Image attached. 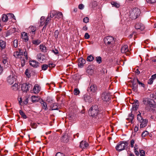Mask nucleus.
Segmentation results:
<instances>
[{"label": "nucleus", "mask_w": 156, "mask_h": 156, "mask_svg": "<svg viewBox=\"0 0 156 156\" xmlns=\"http://www.w3.org/2000/svg\"><path fill=\"white\" fill-rule=\"evenodd\" d=\"M101 111L99 109L98 106L96 105H92L89 109L88 113L89 115L91 116L92 119L97 121L101 118L102 115Z\"/></svg>", "instance_id": "nucleus-1"}, {"label": "nucleus", "mask_w": 156, "mask_h": 156, "mask_svg": "<svg viewBox=\"0 0 156 156\" xmlns=\"http://www.w3.org/2000/svg\"><path fill=\"white\" fill-rule=\"evenodd\" d=\"M104 43L107 48H113L116 45V39L112 36H107L104 39Z\"/></svg>", "instance_id": "nucleus-2"}, {"label": "nucleus", "mask_w": 156, "mask_h": 156, "mask_svg": "<svg viewBox=\"0 0 156 156\" xmlns=\"http://www.w3.org/2000/svg\"><path fill=\"white\" fill-rule=\"evenodd\" d=\"M140 10L138 8H133L130 11V17L133 19H136L140 16Z\"/></svg>", "instance_id": "nucleus-3"}, {"label": "nucleus", "mask_w": 156, "mask_h": 156, "mask_svg": "<svg viewBox=\"0 0 156 156\" xmlns=\"http://www.w3.org/2000/svg\"><path fill=\"white\" fill-rule=\"evenodd\" d=\"M137 115V119L138 121L141 123L140 128H143L145 127L147 125L148 120L147 119H144L141 116V113Z\"/></svg>", "instance_id": "nucleus-4"}, {"label": "nucleus", "mask_w": 156, "mask_h": 156, "mask_svg": "<svg viewBox=\"0 0 156 156\" xmlns=\"http://www.w3.org/2000/svg\"><path fill=\"white\" fill-rule=\"evenodd\" d=\"M143 103L146 105H149L151 107L155 108L156 103L154 101L149 98H144L143 100Z\"/></svg>", "instance_id": "nucleus-5"}, {"label": "nucleus", "mask_w": 156, "mask_h": 156, "mask_svg": "<svg viewBox=\"0 0 156 156\" xmlns=\"http://www.w3.org/2000/svg\"><path fill=\"white\" fill-rule=\"evenodd\" d=\"M87 90L90 93L94 95L96 93L97 90V87L96 85H91L88 88Z\"/></svg>", "instance_id": "nucleus-6"}, {"label": "nucleus", "mask_w": 156, "mask_h": 156, "mask_svg": "<svg viewBox=\"0 0 156 156\" xmlns=\"http://www.w3.org/2000/svg\"><path fill=\"white\" fill-rule=\"evenodd\" d=\"M101 98L103 101H107L110 100L111 96L109 94L104 92L101 95Z\"/></svg>", "instance_id": "nucleus-7"}, {"label": "nucleus", "mask_w": 156, "mask_h": 156, "mask_svg": "<svg viewBox=\"0 0 156 156\" xmlns=\"http://www.w3.org/2000/svg\"><path fill=\"white\" fill-rule=\"evenodd\" d=\"M13 55L16 58H21V57L23 56V51L22 49H19V51L14 52Z\"/></svg>", "instance_id": "nucleus-8"}, {"label": "nucleus", "mask_w": 156, "mask_h": 156, "mask_svg": "<svg viewBox=\"0 0 156 156\" xmlns=\"http://www.w3.org/2000/svg\"><path fill=\"white\" fill-rule=\"evenodd\" d=\"M125 145H123L120 141L119 142L115 147V149L119 152L123 151L125 149Z\"/></svg>", "instance_id": "nucleus-9"}, {"label": "nucleus", "mask_w": 156, "mask_h": 156, "mask_svg": "<svg viewBox=\"0 0 156 156\" xmlns=\"http://www.w3.org/2000/svg\"><path fill=\"white\" fill-rule=\"evenodd\" d=\"M37 57L38 60L41 63L44 62L46 61V58L45 55L41 53L38 54Z\"/></svg>", "instance_id": "nucleus-10"}, {"label": "nucleus", "mask_w": 156, "mask_h": 156, "mask_svg": "<svg viewBox=\"0 0 156 156\" xmlns=\"http://www.w3.org/2000/svg\"><path fill=\"white\" fill-rule=\"evenodd\" d=\"M69 138L68 134L67 133H65L61 137V141L63 143H67L69 141Z\"/></svg>", "instance_id": "nucleus-11"}, {"label": "nucleus", "mask_w": 156, "mask_h": 156, "mask_svg": "<svg viewBox=\"0 0 156 156\" xmlns=\"http://www.w3.org/2000/svg\"><path fill=\"white\" fill-rule=\"evenodd\" d=\"M36 30V27L34 26H30L29 28V33L31 35L32 37L34 36L35 34V31Z\"/></svg>", "instance_id": "nucleus-12"}, {"label": "nucleus", "mask_w": 156, "mask_h": 156, "mask_svg": "<svg viewBox=\"0 0 156 156\" xmlns=\"http://www.w3.org/2000/svg\"><path fill=\"white\" fill-rule=\"evenodd\" d=\"M30 84L27 83H23L22 85L21 88L23 92H27L29 90V88L30 87Z\"/></svg>", "instance_id": "nucleus-13"}, {"label": "nucleus", "mask_w": 156, "mask_h": 156, "mask_svg": "<svg viewBox=\"0 0 156 156\" xmlns=\"http://www.w3.org/2000/svg\"><path fill=\"white\" fill-rule=\"evenodd\" d=\"M135 28L137 30H140L141 31L143 30L145 28L144 26L141 23H136L135 25Z\"/></svg>", "instance_id": "nucleus-14"}, {"label": "nucleus", "mask_w": 156, "mask_h": 156, "mask_svg": "<svg viewBox=\"0 0 156 156\" xmlns=\"http://www.w3.org/2000/svg\"><path fill=\"white\" fill-rule=\"evenodd\" d=\"M16 80V78L13 75H10L7 78L8 82L11 85Z\"/></svg>", "instance_id": "nucleus-15"}, {"label": "nucleus", "mask_w": 156, "mask_h": 156, "mask_svg": "<svg viewBox=\"0 0 156 156\" xmlns=\"http://www.w3.org/2000/svg\"><path fill=\"white\" fill-rule=\"evenodd\" d=\"M94 66L93 65H89L87 68V72L90 75H92L94 72Z\"/></svg>", "instance_id": "nucleus-16"}, {"label": "nucleus", "mask_w": 156, "mask_h": 156, "mask_svg": "<svg viewBox=\"0 0 156 156\" xmlns=\"http://www.w3.org/2000/svg\"><path fill=\"white\" fill-rule=\"evenodd\" d=\"M139 102L137 100H135L133 103L132 109L133 110H136L139 106Z\"/></svg>", "instance_id": "nucleus-17"}, {"label": "nucleus", "mask_w": 156, "mask_h": 156, "mask_svg": "<svg viewBox=\"0 0 156 156\" xmlns=\"http://www.w3.org/2000/svg\"><path fill=\"white\" fill-rule=\"evenodd\" d=\"M86 63V61L82 58H79L78 66L80 67H82Z\"/></svg>", "instance_id": "nucleus-18"}, {"label": "nucleus", "mask_w": 156, "mask_h": 156, "mask_svg": "<svg viewBox=\"0 0 156 156\" xmlns=\"http://www.w3.org/2000/svg\"><path fill=\"white\" fill-rule=\"evenodd\" d=\"M30 64L34 68H36L39 66L40 63L35 60L30 61Z\"/></svg>", "instance_id": "nucleus-19"}, {"label": "nucleus", "mask_w": 156, "mask_h": 156, "mask_svg": "<svg viewBox=\"0 0 156 156\" xmlns=\"http://www.w3.org/2000/svg\"><path fill=\"white\" fill-rule=\"evenodd\" d=\"M88 146V144L86 141L82 140L80 143V147L82 149L85 148Z\"/></svg>", "instance_id": "nucleus-20"}, {"label": "nucleus", "mask_w": 156, "mask_h": 156, "mask_svg": "<svg viewBox=\"0 0 156 156\" xmlns=\"http://www.w3.org/2000/svg\"><path fill=\"white\" fill-rule=\"evenodd\" d=\"M41 90V87L40 86H38L37 85H35L33 89V91L35 94H37Z\"/></svg>", "instance_id": "nucleus-21"}, {"label": "nucleus", "mask_w": 156, "mask_h": 156, "mask_svg": "<svg viewBox=\"0 0 156 156\" xmlns=\"http://www.w3.org/2000/svg\"><path fill=\"white\" fill-rule=\"evenodd\" d=\"M84 99L86 102H91L92 101V98L89 95H84Z\"/></svg>", "instance_id": "nucleus-22"}, {"label": "nucleus", "mask_w": 156, "mask_h": 156, "mask_svg": "<svg viewBox=\"0 0 156 156\" xmlns=\"http://www.w3.org/2000/svg\"><path fill=\"white\" fill-rule=\"evenodd\" d=\"M132 83V89L135 91H136L137 90L138 85L135 82H131Z\"/></svg>", "instance_id": "nucleus-23"}, {"label": "nucleus", "mask_w": 156, "mask_h": 156, "mask_svg": "<svg viewBox=\"0 0 156 156\" xmlns=\"http://www.w3.org/2000/svg\"><path fill=\"white\" fill-rule=\"evenodd\" d=\"M22 38L26 42L28 40L27 34L25 32H23L21 33Z\"/></svg>", "instance_id": "nucleus-24"}, {"label": "nucleus", "mask_w": 156, "mask_h": 156, "mask_svg": "<svg viewBox=\"0 0 156 156\" xmlns=\"http://www.w3.org/2000/svg\"><path fill=\"white\" fill-rule=\"evenodd\" d=\"M50 110H58V108L57 105L56 103L52 104L50 105Z\"/></svg>", "instance_id": "nucleus-25"}, {"label": "nucleus", "mask_w": 156, "mask_h": 156, "mask_svg": "<svg viewBox=\"0 0 156 156\" xmlns=\"http://www.w3.org/2000/svg\"><path fill=\"white\" fill-rule=\"evenodd\" d=\"M2 62L3 65L4 66L5 68H7L9 67V65L8 64V62L7 59H3Z\"/></svg>", "instance_id": "nucleus-26"}, {"label": "nucleus", "mask_w": 156, "mask_h": 156, "mask_svg": "<svg viewBox=\"0 0 156 156\" xmlns=\"http://www.w3.org/2000/svg\"><path fill=\"white\" fill-rule=\"evenodd\" d=\"M31 98L32 102L34 103L38 102L40 99V97L39 96L36 97L33 96L31 97Z\"/></svg>", "instance_id": "nucleus-27"}, {"label": "nucleus", "mask_w": 156, "mask_h": 156, "mask_svg": "<svg viewBox=\"0 0 156 156\" xmlns=\"http://www.w3.org/2000/svg\"><path fill=\"white\" fill-rule=\"evenodd\" d=\"M51 51L54 53L55 55L58 56L60 55L61 54L60 49H59V51L58 50V49H52Z\"/></svg>", "instance_id": "nucleus-28"}, {"label": "nucleus", "mask_w": 156, "mask_h": 156, "mask_svg": "<svg viewBox=\"0 0 156 156\" xmlns=\"http://www.w3.org/2000/svg\"><path fill=\"white\" fill-rule=\"evenodd\" d=\"M41 103L42 106V108L45 110H47L48 108H47V103L42 100V101Z\"/></svg>", "instance_id": "nucleus-29"}, {"label": "nucleus", "mask_w": 156, "mask_h": 156, "mask_svg": "<svg viewBox=\"0 0 156 156\" xmlns=\"http://www.w3.org/2000/svg\"><path fill=\"white\" fill-rule=\"evenodd\" d=\"M57 12L55 10H52L50 12V18H53L56 15V14H57Z\"/></svg>", "instance_id": "nucleus-30"}, {"label": "nucleus", "mask_w": 156, "mask_h": 156, "mask_svg": "<svg viewBox=\"0 0 156 156\" xmlns=\"http://www.w3.org/2000/svg\"><path fill=\"white\" fill-rule=\"evenodd\" d=\"M6 46L5 42L2 40H0V47L2 49H4Z\"/></svg>", "instance_id": "nucleus-31"}, {"label": "nucleus", "mask_w": 156, "mask_h": 156, "mask_svg": "<svg viewBox=\"0 0 156 156\" xmlns=\"http://www.w3.org/2000/svg\"><path fill=\"white\" fill-rule=\"evenodd\" d=\"M41 41L38 39L33 40L32 41L33 44L36 45H38L41 43Z\"/></svg>", "instance_id": "nucleus-32"}, {"label": "nucleus", "mask_w": 156, "mask_h": 156, "mask_svg": "<svg viewBox=\"0 0 156 156\" xmlns=\"http://www.w3.org/2000/svg\"><path fill=\"white\" fill-rule=\"evenodd\" d=\"M56 18L59 19L60 18H62L63 17V15L62 13L60 12L57 11V14H56Z\"/></svg>", "instance_id": "nucleus-33"}, {"label": "nucleus", "mask_w": 156, "mask_h": 156, "mask_svg": "<svg viewBox=\"0 0 156 156\" xmlns=\"http://www.w3.org/2000/svg\"><path fill=\"white\" fill-rule=\"evenodd\" d=\"M12 90H17L19 88V86L18 84L15 83L13 85L12 87Z\"/></svg>", "instance_id": "nucleus-34"}, {"label": "nucleus", "mask_w": 156, "mask_h": 156, "mask_svg": "<svg viewBox=\"0 0 156 156\" xmlns=\"http://www.w3.org/2000/svg\"><path fill=\"white\" fill-rule=\"evenodd\" d=\"M19 113L21 116L23 118L26 119L27 118V116L26 115L22 110H20L19 111Z\"/></svg>", "instance_id": "nucleus-35"}, {"label": "nucleus", "mask_w": 156, "mask_h": 156, "mask_svg": "<svg viewBox=\"0 0 156 156\" xmlns=\"http://www.w3.org/2000/svg\"><path fill=\"white\" fill-rule=\"evenodd\" d=\"M8 16L5 14H3L2 17V21L6 22L8 21Z\"/></svg>", "instance_id": "nucleus-36"}, {"label": "nucleus", "mask_w": 156, "mask_h": 156, "mask_svg": "<svg viewBox=\"0 0 156 156\" xmlns=\"http://www.w3.org/2000/svg\"><path fill=\"white\" fill-rule=\"evenodd\" d=\"M48 67V65L45 64L42 65L41 66L42 69L44 70H46Z\"/></svg>", "instance_id": "nucleus-37"}, {"label": "nucleus", "mask_w": 156, "mask_h": 156, "mask_svg": "<svg viewBox=\"0 0 156 156\" xmlns=\"http://www.w3.org/2000/svg\"><path fill=\"white\" fill-rule=\"evenodd\" d=\"M111 4L113 6L118 8L119 7L120 5L116 2H112Z\"/></svg>", "instance_id": "nucleus-38"}, {"label": "nucleus", "mask_w": 156, "mask_h": 156, "mask_svg": "<svg viewBox=\"0 0 156 156\" xmlns=\"http://www.w3.org/2000/svg\"><path fill=\"white\" fill-rule=\"evenodd\" d=\"M94 59V58L93 57L90 55L87 56V61H88L91 62Z\"/></svg>", "instance_id": "nucleus-39"}, {"label": "nucleus", "mask_w": 156, "mask_h": 156, "mask_svg": "<svg viewBox=\"0 0 156 156\" xmlns=\"http://www.w3.org/2000/svg\"><path fill=\"white\" fill-rule=\"evenodd\" d=\"M30 126L32 128L34 129L36 128L37 126V123L34 122H31L30 124Z\"/></svg>", "instance_id": "nucleus-40"}, {"label": "nucleus", "mask_w": 156, "mask_h": 156, "mask_svg": "<svg viewBox=\"0 0 156 156\" xmlns=\"http://www.w3.org/2000/svg\"><path fill=\"white\" fill-rule=\"evenodd\" d=\"M96 61L99 64L101 63L102 62L101 58L100 56L96 57Z\"/></svg>", "instance_id": "nucleus-41"}, {"label": "nucleus", "mask_w": 156, "mask_h": 156, "mask_svg": "<svg viewBox=\"0 0 156 156\" xmlns=\"http://www.w3.org/2000/svg\"><path fill=\"white\" fill-rule=\"evenodd\" d=\"M21 58L20 61H21V66L22 67H23L25 65V60L24 58H22V57H21V58Z\"/></svg>", "instance_id": "nucleus-42"}, {"label": "nucleus", "mask_w": 156, "mask_h": 156, "mask_svg": "<svg viewBox=\"0 0 156 156\" xmlns=\"http://www.w3.org/2000/svg\"><path fill=\"white\" fill-rule=\"evenodd\" d=\"M131 49H121V52L122 53H126L127 54V52L130 51Z\"/></svg>", "instance_id": "nucleus-43"}, {"label": "nucleus", "mask_w": 156, "mask_h": 156, "mask_svg": "<svg viewBox=\"0 0 156 156\" xmlns=\"http://www.w3.org/2000/svg\"><path fill=\"white\" fill-rule=\"evenodd\" d=\"M74 94L75 95H78L80 93L79 90L77 88H75L74 90Z\"/></svg>", "instance_id": "nucleus-44"}, {"label": "nucleus", "mask_w": 156, "mask_h": 156, "mask_svg": "<svg viewBox=\"0 0 156 156\" xmlns=\"http://www.w3.org/2000/svg\"><path fill=\"white\" fill-rule=\"evenodd\" d=\"M59 34V31L58 30H56L54 32V37L55 39L58 38V36Z\"/></svg>", "instance_id": "nucleus-45"}, {"label": "nucleus", "mask_w": 156, "mask_h": 156, "mask_svg": "<svg viewBox=\"0 0 156 156\" xmlns=\"http://www.w3.org/2000/svg\"><path fill=\"white\" fill-rule=\"evenodd\" d=\"M51 18L50 16H48L47 17V19L45 21V22L44 23V24H45L47 25L49 23L50 20H51Z\"/></svg>", "instance_id": "nucleus-46"}, {"label": "nucleus", "mask_w": 156, "mask_h": 156, "mask_svg": "<svg viewBox=\"0 0 156 156\" xmlns=\"http://www.w3.org/2000/svg\"><path fill=\"white\" fill-rule=\"evenodd\" d=\"M129 119L131 121V122H132L133 119V115L132 114L131 112V113L129 114Z\"/></svg>", "instance_id": "nucleus-47"}, {"label": "nucleus", "mask_w": 156, "mask_h": 156, "mask_svg": "<svg viewBox=\"0 0 156 156\" xmlns=\"http://www.w3.org/2000/svg\"><path fill=\"white\" fill-rule=\"evenodd\" d=\"M13 46L15 48H16L18 46V41L16 40H15L13 41Z\"/></svg>", "instance_id": "nucleus-48"}, {"label": "nucleus", "mask_w": 156, "mask_h": 156, "mask_svg": "<svg viewBox=\"0 0 156 156\" xmlns=\"http://www.w3.org/2000/svg\"><path fill=\"white\" fill-rule=\"evenodd\" d=\"M121 142L123 145H124V144L125 145V148L126 147V146L127 147L128 145V143L127 141H123Z\"/></svg>", "instance_id": "nucleus-49"}, {"label": "nucleus", "mask_w": 156, "mask_h": 156, "mask_svg": "<svg viewBox=\"0 0 156 156\" xmlns=\"http://www.w3.org/2000/svg\"><path fill=\"white\" fill-rule=\"evenodd\" d=\"M146 1L148 3L153 4L156 2V0H146Z\"/></svg>", "instance_id": "nucleus-50"}, {"label": "nucleus", "mask_w": 156, "mask_h": 156, "mask_svg": "<svg viewBox=\"0 0 156 156\" xmlns=\"http://www.w3.org/2000/svg\"><path fill=\"white\" fill-rule=\"evenodd\" d=\"M140 156H144L145 154V151L143 150H140Z\"/></svg>", "instance_id": "nucleus-51"}, {"label": "nucleus", "mask_w": 156, "mask_h": 156, "mask_svg": "<svg viewBox=\"0 0 156 156\" xmlns=\"http://www.w3.org/2000/svg\"><path fill=\"white\" fill-rule=\"evenodd\" d=\"M151 98H154L156 99V92L155 94H151L150 95Z\"/></svg>", "instance_id": "nucleus-52"}, {"label": "nucleus", "mask_w": 156, "mask_h": 156, "mask_svg": "<svg viewBox=\"0 0 156 156\" xmlns=\"http://www.w3.org/2000/svg\"><path fill=\"white\" fill-rule=\"evenodd\" d=\"M23 56H25V58L27 60L28 59V57L27 56V52L26 50L23 52Z\"/></svg>", "instance_id": "nucleus-53"}, {"label": "nucleus", "mask_w": 156, "mask_h": 156, "mask_svg": "<svg viewBox=\"0 0 156 156\" xmlns=\"http://www.w3.org/2000/svg\"><path fill=\"white\" fill-rule=\"evenodd\" d=\"M89 19L87 17H86L83 18V21L85 23H87L89 22Z\"/></svg>", "instance_id": "nucleus-54"}, {"label": "nucleus", "mask_w": 156, "mask_h": 156, "mask_svg": "<svg viewBox=\"0 0 156 156\" xmlns=\"http://www.w3.org/2000/svg\"><path fill=\"white\" fill-rule=\"evenodd\" d=\"M55 156H65V155L63 153L60 152H58L56 153Z\"/></svg>", "instance_id": "nucleus-55"}, {"label": "nucleus", "mask_w": 156, "mask_h": 156, "mask_svg": "<svg viewBox=\"0 0 156 156\" xmlns=\"http://www.w3.org/2000/svg\"><path fill=\"white\" fill-rule=\"evenodd\" d=\"M25 74L26 75L27 77H29L30 76V74L28 70L27 69L25 71Z\"/></svg>", "instance_id": "nucleus-56"}, {"label": "nucleus", "mask_w": 156, "mask_h": 156, "mask_svg": "<svg viewBox=\"0 0 156 156\" xmlns=\"http://www.w3.org/2000/svg\"><path fill=\"white\" fill-rule=\"evenodd\" d=\"M135 143V140L134 139H132L131 141L130 142V146L131 147H134V144Z\"/></svg>", "instance_id": "nucleus-57"}, {"label": "nucleus", "mask_w": 156, "mask_h": 156, "mask_svg": "<svg viewBox=\"0 0 156 156\" xmlns=\"http://www.w3.org/2000/svg\"><path fill=\"white\" fill-rule=\"evenodd\" d=\"M136 80H137V82L138 83L139 85H141V86H142L143 87H144V84L143 83L141 82L140 81L138 80V79H136Z\"/></svg>", "instance_id": "nucleus-58"}, {"label": "nucleus", "mask_w": 156, "mask_h": 156, "mask_svg": "<svg viewBox=\"0 0 156 156\" xmlns=\"http://www.w3.org/2000/svg\"><path fill=\"white\" fill-rule=\"evenodd\" d=\"M137 150L138 148H136V147H135L134 153L136 155L138 156L139 155V153L138 151Z\"/></svg>", "instance_id": "nucleus-59"}, {"label": "nucleus", "mask_w": 156, "mask_h": 156, "mask_svg": "<svg viewBox=\"0 0 156 156\" xmlns=\"http://www.w3.org/2000/svg\"><path fill=\"white\" fill-rule=\"evenodd\" d=\"M84 37L85 39H88L90 38V36L88 33H86L85 34Z\"/></svg>", "instance_id": "nucleus-60"}, {"label": "nucleus", "mask_w": 156, "mask_h": 156, "mask_svg": "<svg viewBox=\"0 0 156 156\" xmlns=\"http://www.w3.org/2000/svg\"><path fill=\"white\" fill-rule=\"evenodd\" d=\"M12 34V32H11L9 30H8L6 33L5 36L8 37V36H9V35H10L11 34Z\"/></svg>", "instance_id": "nucleus-61"}, {"label": "nucleus", "mask_w": 156, "mask_h": 156, "mask_svg": "<svg viewBox=\"0 0 156 156\" xmlns=\"http://www.w3.org/2000/svg\"><path fill=\"white\" fill-rule=\"evenodd\" d=\"M48 67L50 68H53L55 66V65L53 63H50L48 64Z\"/></svg>", "instance_id": "nucleus-62"}, {"label": "nucleus", "mask_w": 156, "mask_h": 156, "mask_svg": "<svg viewBox=\"0 0 156 156\" xmlns=\"http://www.w3.org/2000/svg\"><path fill=\"white\" fill-rule=\"evenodd\" d=\"M93 7H95L97 5V3L96 1H93L92 2V3Z\"/></svg>", "instance_id": "nucleus-63"}, {"label": "nucleus", "mask_w": 156, "mask_h": 156, "mask_svg": "<svg viewBox=\"0 0 156 156\" xmlns=\"http://www.w3.org/2000/svg\"><path fill=\"white\" fill-rule=\"evenodd\" d=\"M78 8L80 9H82L84 8V5L82 4H80L79 5Z\"/></svg>", "instance_id": "nucleus-64"}]
</instances>
